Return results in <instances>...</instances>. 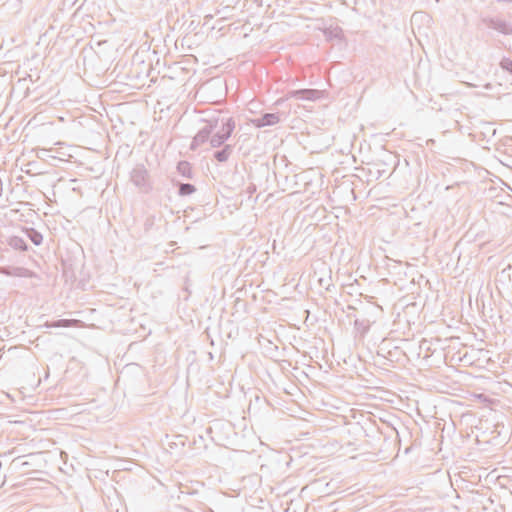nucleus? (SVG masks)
<instances>
[{
  "label": "nucleus",
  "mask_w": 512,
  "mask_h": 512,
  "mask_svg": "<svg viewBox=\"0 0 512 512\" xmlns=\"http://www.w3.org/2000/svg\"><path fill=\"white\" fill-rule=\"evenodd\" d=\"M202 122L204 125L190 144V149L193 151L207 142L212 148L222 147L236 127L234 118L222 112H216Z\"/></svg>",
  "instance_id": "nucleus-1"
},
{
  "label": "nucleus",
  "mask_w": 512,
  "mask_h": 512,
  "mask_svg": "<svg viewBox=\"0 0 512 512\" xmlns=\"http://www.w3.org/2000/svg\"><path fill=\"white\" fill-rule=\"evenodd\" d=\"M130 180L142 193H149L153 189L149 172L143 164H137L132 169Z\"/></svg>",
  "instance_id": "nucleus-2"
},
{
  "label": "nucleus",
  "mask_w": 512,
  "mask_h": 512,
  "mask_svg": "<svg viewBox=\"0 0 512 512\" xmlns=\"http://www.w3.org/2000/svg\"><path fill=\"white\" fill-rule=\"evenodd\" d=\"M481 24L502 35L512 36V24L500 17L485 16L481 18Z\"/></svg>",
  "instance_id": "nucleus-3"
},
{
  "label": "nucleus",
  "mask_w": 512,
  "mask_h": 512,
  "mask_svg": "<svg viewBox=\"0 0 512 512\" xmlns=\"http://www.w3.org/2000/svg\"><path fill=\"white\" fill-rule=\"evenodd\" d=\"M322 96V91L317 89H299L292 90L288 93L289 98H294L297 100H310L314 101Z\"/></svg>",
  "instance_id": "nucleus-4"
},
{
  "label": "nucleus",
  "mask_w": 512,
  "mask_h": 512,
  "mask_svg": "<svg viewBox=\"0 0 512 512\" xmlns=\"http://www.w3.org/2000/svg\"><path fill=\"white\" fill-rule=\"evenodd\" d=\"M0 274L5 276L22 277V278H33L36 274L24 267L17 266H3L0 267Z\"/></svg>",
  "instance_id": "nucleus-5"
},
{
  "label": "nucleus",
  "mask_w": 512,
  "mask_h": 512,
  "mask_svg": "<svg viewBox=\"0 0 512 512\" xmlns=\"http://www.w3.org/2000/svg\"><path fill=\"white\" fill-rule=\"evenodd\" d=\"M280 121L278 113H264L260 117L252 119V124L257 128L273 126Z\"/></svg>",
  "instance_id": "nucleus-6"
},
{
  "label": "nucleus",
  "mask_w": 512,
  "mask_h": 512,
  "mask_svg": "<svg viewBox=\"0 0 512 512\" xmlns=\"http://www.w3.org/2000/svg\"><path fill=\"white\" fill-rule=\"evenodd\" d=\"M223 147L220 149V150H217L214 152L213 154V157L218 161V162H226L230 155L232 154L233 152V146L230 145V144H225L222 145Z\"/></svg>",
  "instance_id": "nucleus-7"
},
{
  "label": "nucleus",
  "mask_w": 512,
  "mask_h": 512,
  "mask_svg": "<svg viewBox=\"0 0 512 512\" xmlns=\"http://www.w3.org/2000/svg\"><path fill=\"white\" fill-rule=\"evenodd\" d=\"M373 322L374 320H371L370 318L367 317H356L354 321V327L361 334H365L368 332Z\"/></svg>",
  "instance_id": "nucleus-8"
},
{
  "label": "nucleus",
  "mask_w": 512,
  "mask_h": 512,
  "mask_svg": "<svg viewBox=\"0 0 512 512\" xmlns=\"http://www.w3.org/2000/svg\"><path fill=\"white\" fill-rule=\"evenodd\" d=\"M24 232H25L27 238H29V240L34 245L39 246L42 243L43 236L36 229H34V228H26Z\"/></svg>",
  "instance_id": "nucleus-9"
},
{
  "label": "nucleus",
  "mask_w": 512,
  "mask_h": 512,
  "mask_svg": "<svg viewBox=\"0 0 512 512\" xmlns=\"http://www.w3.org/2000/svg\"><path fill=\"white\" fill-rule=\"evenodd\" d=\"M9 245L15 250H19V251H27L28 250V245L25 242V240L18 236H13L12 238H10Z\"/></svg>",
  "instance_id": "nucleus-10"
},
{
  "label": "nucleus",
  "mask_w": 512,
  "mask_h": 512,
  "mask_svg": "<svg viewBox=\"0 0 512 512\" xmlns=\"http://www.w3.org/2000/svg\"><path fill=\"white\" fill-rule=\"evenodd\" d=\"M177 171L185 178H192V167L187 161H180L177 164Z\"/></svg>",
  "instance_id": "nucleus-11"
},
{
  "label": "nucleus",
  "mask_w": 512,
  "mask_h": 512,
  "mask_svg": "<svg viewBox=\"0 0 512 512\" xmlns=\"http://www.w3.org/2000/svg\"><path fill=\"white\" fill-rule=\"evenodd\" d=\"M196 191V188L193 184L190 183H179L178 184V193L181 196H189Z\"/></svg>",
  "instance_id": "nucleus-12"
},
{
  "label": "nucleus",
  "mask_w": 512,
  "mask_h": 512,
  "mask_svg": "<svg viewBox=\"0 0 512 512\" xmlns=\"http://www.w3.org/2000/svg\"><path fill=\"white\" fill-rule=\"evenodd\" d=\"M73 323V320L69 319H59L53 322H46L45 326L48 328H60V327H70Z\"/></svg>",
  "instance_id": "nucleus-13"
},
{
  "label": "nucleus",
  "mask_w": 512,
  "mask_h": 512,
  "mask_svg": "<svg viewBox=\"0 0 512 512\" xmlns=\"http://www.w3.org/2000/svg\"><path fill=\"white\" fill-rule=\"evenodd\" d=\"M499 66L501 67V69L512 75V60L510 58H502L499 63Z\"/></svg>",
  "instance_id": "nucleus-14"
},
{
  "label": "nucleus",
  "mask_w": 512,
  "mask_h": 512,
  "mask_svg": "<svg viewBox=\"0 0 512 512\" xmlns=\"http://www.w3.org/2000/svg\"><path fill=\"white\" fill-rule=\"evenodd\" d=\"M154 216L148 217L144 222V228L146 231H148L154 224Z\"/></svg>",
  "instance_id": "nucleus-15"
},
{
  "label": "nucleus",
  "mask_w": 512,
  "mask_h": 512,
  "mask_svg": "<svg viewBox=\"0 0 512 512\" xmlns=\"http://www.w3.org/2000/svg\"><path fill=\"white\" fill-rule=\"evenodd\" d=\"M484 88L489 90L492 88V85L490 83H487L484 85Z\"/></svg>",
  "instance_id": "nucleus-16"
},
{
  "label": "nucleus",
  "mask_w": 512,
  "mask_h": 512,
  "mask_svg": "<svg viewBox=\"0 0 512 512\" xmlns=\"http://www.w3.org/2000/svg\"><path fill=\"white\" fill-rule=\"evenodd\" d=\"M418 16H419V14H418V13H414V14L412 15V20H413V19H416Z\"/></svg>",
  "instance_id": "nucleus-17"
}]
</instances>
